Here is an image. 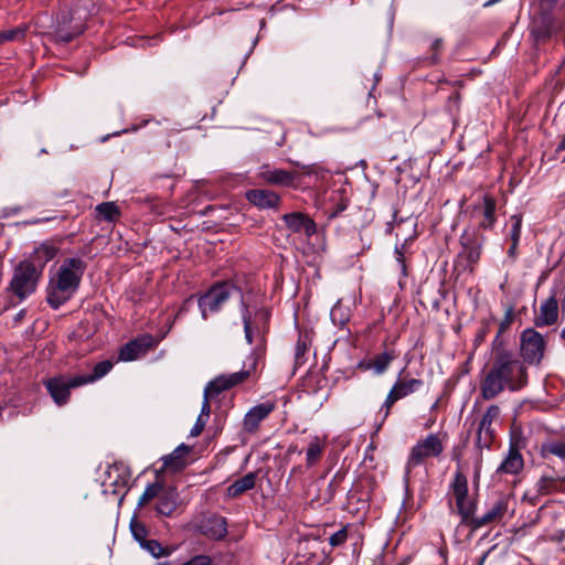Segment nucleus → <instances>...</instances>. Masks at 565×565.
Segmentation results:
<instances>
[{"label": "nucleus", "instance_id": "f257e3e1", "mask_svg": "<svg viewBox=\"0 0 565 565\" xmlns=\"http://www.w3.org/2000/svg\"><path fill=\"white\" fill-rule=\"evenodd\" d=\"M529 383L527 369L516 354L505 348H494L480 381V396L484 401L498 397L505 390L519 392Z\"/></svg>", "mask_w": 565, "mask_h": 565}, {"label": "nucleus", "instance_id": "f03ea898", "mask_svg": "<svg viewBox=\"0 0 565 565\" xmlns=\"http://www.w3.org/2000/svg\"><path fill=\"white\" fill-rule=\"evenodd\" d=\"M85 268L84 260L77 257L67 258L62 263L46 287V302L51 308L58 309L75 295Z\"/></svg>", "mask_w": 565, "mask_h": 565}, {"label": "nucleus", "instance_id": "7ed1b4c3", "mask_svg": "<svg viewBox=\"0 0 565 565\" xmlns=\"http://www.w3.org/2000/svg\"><path fill=\"white\" fill-rule=\"evenodd\" d=\"M241 311L245 340L248 344H254L252 352L244 361V367L247 366L256 373L257 365L266 352L269 312L266 309H259L252 315L244 301H242Z\"/></svg>", "mask_w": 565, "mask_h": 565}, {"label": "nucleus", "instance_id": "20e7f679", "mask_svg": "<svg viewBox=\"0 0 565 565\" xmlns=\"http://www.w3.org/2000/svg\"><path fill=\"white\" fill-rule=\"evenodd\" d=\"M41 275V268H38L36 264L22 260L13 270L9 290L22 301L36 290Z\"/></svg>", "mask_w": 565, "mask_h": 565}, {"label": "nucleus", "instance_id": "39448f33", "mask_svg": "<svg viewBox=\"0 0 565 565\" xmlns=\"http://www.w3.org/2000/svg\"><path fill=\"white\" fill-rule=\"evenodd\" d=\"M236 295L239 296L243 301L242 292L235 285L227 281L213 285L198 299L202 318L205 320L207 313L217 312L231 297Z\"/></svg>", "mask_w": 565, "mask_h": 565}, {"label": "nucleus", "instance_id": "423d86ee", "mask_svg": "<svg viewBox=\"0 0 565 565\" xmlns=\"http://www.w3.org/2000/svg\"><path fill=\"white\" fill-rule=\"evenodd\" d=\"M513 512V495L511 493H500L489 503L488 509L483 515L470 521V526L473 529H480L488 524L499 523L507 514H512Z\"/></svg>", "mask_w": 565, "mask_h": 565}, {"label": "nucleus", "instance_id": "0eeeda50", "mask_svg": "<svg viewBox=\"0 0 565 565\" xmlns=\"http://www.w3.org/2000/svg\"><path fill=\"white\" fill-rule=\"evenodd\" d=\"M451 490L461 521L470 525V521L477 518L473 516L477 504L475 501L468 499V480L462 472L457 471L455 473Z\"/></svg>", "mask_w": 565, "mask_h": 565}, {"label": "nucleus", "instance_id": "6e6552de", "mask_svg": "<svg viewBox=\"0 0 565 565\" xmlns=\"http://www.w3.org/2000/svg\"><path fill=\"white\" fill-rule=\"evenodd\" d=\"M520 351L523 362L530 364H539L545 352L544 337L533 328H527L521 333Z\"/></svg>", "mask_w": 565, "mask_h": 565}, {"label": "nucleus", "instance_id": "1a4fd4ad", "mask_svg": "<svg viewBox=\"0 0 565 565\" xmlns=\"http://www.w3.org/2000/svg\"><path fill=\"white\" fill-rule=\"evenodd\" d=\"M444 451V445L436 434H429L413 446L406 468L411 470L424 462L426 458L438 457Z\"/></svg>", "mask_w": 565, "mask_h": 565}, {"label": "nucleus", "instance_id": "9d476101", "mask_svg": "<svg viewBox=\"0 0 565 565\" xmlns=\"http://www.w3.org/2000/svg\"><path fill=\"white\" fill-rule=\"evenodd\" d=\"M500 415V407L492 404L478 422L475 445L479 450L490 449L495 436L493 423L499 419Z\"/></svg>", "mask_w": 565, "mask_h": 565}, {"label": "nucleus", "instance_id": "9b49d317", "mask_svg": "<svg viewBox=\"0 0 565 565\" xmlns=\"http://www.w3.org/2000/svg\"><path fill=\"white\" fill-rule=\"evenodd\" d=\"M78 375H58L47 379L44 385L54 401L58 406L67 404L71 395V390L84 386L83 383L78 382Z\"/></svg>", "mask_w": 565, "mask_h": 565}, {"label": "nucleus", "instance_id": "f8f14e48", "mask_svg": "<svg viewBox=\"0 0 565 565\" xmlns=\"http://www.w3.org/2000/svg\"><path fill=\"white\" fill-rule=\"evenodd\" d=\"M255 372L247 366L238 372H234L231 374H222L214 380L210 381L204 388V397L214 398L223 391L230 390L246 380H248Z\"/></svg>", "mask_w": 565, "mask_h": 565}, {"label": "nucleus", "instance_id": "ddd939ff", "mask_svg": "<svg viewBox=\"0 0 565 565\" xmlns=\"http://www.w3.org/2000/svg\"><path fill=\"white\" fill-rule=\"evenodd\" d=\"M564 296L565 288L553 289L551 295L541 303L539 312L534 318V324L537 328L553 326L558 320V298Z\"/></svg>", "mask_w": 565, "mask_h": 565}, {"label": "nucleus", "instance_id": "4468645a", "mask_svg": "<svg viewBox=\"0 0 565 565\" xmlns=\"http://www.w3.org/2000/svg\"><path fill=\"white\" fill-rule=\"evenodd\" d=\"M276 408L274 402L267 401L252 407L244 417L243 428L248 434L258 430L260 423Z\"/></svg>", "mask_w": 565, "mask_h": 565}, {"label": "nucleus", "instance_id": "2eb2a0df", "mask_svg": "<svg viewBox=\"0 0 565 565\" xmlns=\"http://www.w3.org/2000/svg\"><path fill=\"white\" fill-rule=\"evenodd\" d=\"M154 345V339L150 334L142 335L126 343L119 351L120 361H134L145 355Z\"/></svg>", "mask_w": 565, "mask_h": 565}, {"label": "nucleus", "instance_id": "dca6fc26", "mask_svg": "<svg viewBox=\"0 0 565 565\" xmlns=\"http://www.w3.org/2000/svg\"><path fill=\"white\" fill-rule=\"evenodd\" d=\"M181 503L180 493L175 487H163L160 492L156 511L161 516H171Z\"/></svg>", "mask_w": 565, "mask_h": 565}, {"label": "nucleus", "instance_id": "f3484780", "mask_svg": "<svg viewBox=\"0 0 565 565\" xmlns=\"http://www.w3.org/2000/svg\"><path fill=\"white\" fill-rule=\"evenodd\" d=\"M282 220L292 233H303L310 237L317 231L315 221L301 212L285 214Z\"/></svg>", "mask_w": 565, "mask_h": 565}, {"label": "nucleus", "instance_id": "a211bd4d", "mask_svg": "<svg viewBox=\"0 0 565 565\" xmlns=\"http://www.w3.org/2000/svg\"><path fill=\"white\" fill-rule=\"evenodd\" d=\"M258 177L274 185H291L296 179V173L284 169H271L269 166H263L259 169Z\"/></svg>", "mask_w": 565, "mask_h": 565}, {"label": "nucleus", "instance_id": "6ab92c4d", "mask_svg": "<svg viewBox=\"0 0 565 565\" xmlns=\"http://www.w3.org/2000/svg\"><path fill=\"white\" fill-rule=\"evenodd\" d=\"M246 200L258 209H275L280 202L277 193L265 189H253L246 192Z\"/></svg>", "mask_w": 565, "mask_h": 565}, {"label": "nucleus", "instance_id": "aec40b11", "mask_svg": "<svg viewBox=\"0 0 565 565\" xmlns=\"http://www.w3.org/2000/svg\"><path fill=\"white\" fill-rule=\"evenodd\" d=\"M461 244L463 249L459 256L466 260V267L472 271L480 259L482 243L475 241L468 234H463L461 237Z\"/></svg>", "mask_w": 565, "mask_h": 565}, {"label": "nucleus", "instance_id": "412c9836", "mask_svg": "<svg viewBox=\"0 0 565 565\" xmlns=\"http://www.w3.org/2000/svg\"><path fill=\"white\" fill-rule=\"evenodd\" d=\"M476 212L480 214L479 227L490 230L497 222L495 210L497 201L494 198L486 194L482 198V204L477 206Z\"/></svg>", "mask_w": 565, "mask_h": 565}, {"label": "nucleus", "instance_id": "4be33fe9", "mask_svg": "<svg viewBox=\"0 0 565 565\" xmlns=\"http://www.w3.org/2000/svg\"><path fill=\"white\" fill-rule=\"evenodd\" d=\"M524 462L520 451L511 447L508 455L498 467L497 475H518L523 469Z\"/></svg>", "mask_w": 565, "mask_h": 565}, {"label": "nucleus", "instance_id": "5701e85b", "mask_svg": "<svg viewBox=\"0 0 565 565\" xmlns=\"http://www.w3.org/2000/svg\"><path fill=\"white\" fill-rule=\"evenodd\" d=\"M191 448L184 444L178 446L171 454L161 458L163 468L172 471L182 470L186 466V456Z\"/></svg>", "mask_w": 565, "mask_h": 565}, {"label": "nucleus", "instance_id": "b1692460", "mask_svg": "<svg viewBox=\"0 0 565 565\" xmlns=\"http://www.w3.org/2000/svg\"><path fill=\"white\" fill-rule=\"evenodd\" d=\"M202 532L213 539L222 540L227 534V523L225 518L221 515H212L203 521Z\"/></svg>", "mask_w": 565, "mask_h": 565}, {"label": "nucleus", "instance_id": "393cba45", "mask_svg": "<svg viewBox=\"0 0 565 565\" xmlns=\"http://www.w3.org/2000/svg\"><path fill=\"white\" fill-rule=\"evenodd\" d=\"M536 492L539 495H548L558 492H565V476L563 477H547L542 476L536 484Z\"/></svg>", "mask_w": 565, "mask_h": 565}, {"label": "nucleus", "instance_id": "a878e982", "mask_svg": "<svg viewBox=\"0 0 565 565\" xmlns=\"http://www.w3.org/2000/svg\"><path fill=\"white\" fill-rule=\"evenodd\" d=\"M108 481L115 488H125L130 479V471L124 463H114L108 470Z\"/></svg>", "mask_w": 565, "mask_h": 565}, {"label": "nucleus", "instance_id": "bb28decb", "mask_svg": "<svg viewBox=\"0 0 565 565\" xmlns=\"http://www.w3.org/2000/svg\"><path fill=\"white\" fill-rule=\"evenodd\" d=\"M58 252V248L50 243H43L34 249L31 262L36 264L38 268L43 270L46 263L53 259Z\"/></svg>", "mask_w": 565, "mask_h": 565}, {"label": "nucleus", "instance_id": "cd10ccee", "mask_svg": "<svg viewBox=\"0 0 565 565\" xmlns=\"http://www.w3.org/2000/svg\"><path fill=\"white\" fill-rule=\"evenodd\" d=\"M257 473L256 472H248L241 479H237L234 481L228 488H227V495L232 498H236L244 492L253 489L256 484Z\"/></svg>", "mask_w": 565, "mask_h": 565}, {"label": "nucleus", "instance_id": "c85d7f7f", "mask_svg": "<svg viewBox=\"0 0 565 565\" xmlns=\"http://www.w3.org/2000/svg\"><path fill=\"white\" fill-rule=\"evenodd\" d=\"M396 358L394 350L382 352L366 363V369H373L377 375L383 374Z\"/></svg>", "mask_w": 565, "mask_h": 565}, {"label": "nucleus", "instance_id": "c756f323", "mask_svg": "<svg viewBox=\"0 0 565 565\" xmlns=\"http://www.w3.org/2000/svg\"><path fill=\"white\" fill-rule=\"evenodd\" d=\"M113 366L114 364L111 361H102L94 366L93 373L77 374L79 380L78 382L83 383V385L92 384L107 375L111 371Z\"/></svg>", "mask_w": 565, "mask_h": 565}, {"label": "nucleus", "instance_id": "7c9ffc66", "mask_svg": "<svg viewBox=\"0 0 565 565\" xmlns=\"http://www.w3.org/2000/svg\"><path fill=\"white\" fill-rule=\"evenodd\" d=\"M423 386V381L419 379H411V380H397L393 387L391 388L398 399H402L415 392H417Z\"/></svg>", "mask_w": 565, "mask_h": 565}, {"label": "nucleus", "instance_id": "2f4dec72", "mask_svg": "<svg viewBox=\"0 0 565 565\" xmlns=\"http://www.w3.org/2000/svg\"><path fill=\"white\" fill-rule=\"evenodd\" d=\"M324 449V444L319 439V437L315 436L307 448L306 451V465L308 468L313 467L321 458Z\"/></svg>", "mask_w": 565, "mask_h": 565}, {"label": "nucleus", "instance_id": "473e14b6", "mask_svg": "<svg viewBox=\"0 0 565 565\" xmlns=\"http://www.w3.org/2000/svg\"><path fill=\"white\" fill-rule=\"evenodd\" d=\"M98 216L105 221L113 222L119 215V209L114 202H104L96 206Z\"/></svg>", "mask_w": 565, "mask_h": 565}, {"label": "nucleus", "instance_id": "72a5a7b5", "mask_svg": "<svg viewBox=\"0 0 565 565\" xmlns=\"http://www.w3.org/2000/svg\"><path fill=\"white\" fill-rule=\"evenodd\" d=\"M163 486L160 482H152L148 484L138 500V507H145L151 500L158 499L160 492L162 491Z\"/></svg>", "mask_w": 565, "mask_h": 565}, {"label": "nucleus", "instance_id": "f704fd0d", "mask_svg": "<svg viewBox=\"0 0 565 565\" xmlns=\"http://www.w3.org/2000/svg\"><path fill=\"white\" fill-rule=\"evenodd\" d=\"M25 25H19L14 29L0 31V45L6 42L22 40L25 35Z\"/></svg>", "mask_w": 565, "mask_h": 565}, {"label": "nucleus", "instance_id": "c9c22d12", "mask_svg": "<svg viewBox=\"0 0 565 565\" xmlns=\"http://www.w3.org/2000/svg\"><path fill=\"white\" fill-rule=\"evenodd\" d=\"M141 547L149 552L156 558L170 555V550L168 547H163L156 540H147L142 542Z\"/></svg>", "mask_w": 565, "mask_h": 565}, {"label": "nucleus", "instance_id": "e433bc0d", "mask_svg": "<svg viewBox=\"0 0 565 565\" xmlns=\"http://www.w3.org/2000/svg\"><path fill=\"white\" fill-rule=\"evenodd\" d=\"M84 24L81 22L78 24H75L74 29L72 32H68L64 25H60L57 31H56V39L61 42H71L75 36L79 35L81 33L84 32Z\"/></svg>", "mask_w": 565, "mask_h": 565}, {"label": "nucleus", "instance_id": "4c0bfd02", "mask_svg": "<svg viewBox=\"0 0 565 565\" xmlns=\"http://www.w3.org/2000/svg\"><path fill=\"white\" fill-rule=\"evenodd\" d=\"M333 324L343 327L349 321V313L345 308L338 301L330 312Z\"/></svg>", "mask_w": 565, "mask_h": 565}, {"label": "nucleus", "instance_id": "58836bf2", "mask_svg": "<svg viewBox=\"0 0 565 565\" xmlns=\"http://www.w3.org/2000/svg\"><path fill=\"white\" fill-rule=\"evenodd\" d=\"M511 231L510 238L511 242L519 243L521 237V228H522V216L520 214H514L510 217Z\"/></svg>", "mask_w": 565, "mask_h": 565}, {"label": "nucleus", "instance_id": "ea45409f", "mask_svg": "<svg viewBox=\"0 0 565 565\" xmlns=\"http://www.w3.org/2000/svg\"><path fill=\"white\" fill-rule=\"evenodd\" d=\"M349 526H350L349 524L342 526L339 531H337L329 537V544L332 547H339L347 542L348 536H349V534H348Z\"/></svg>", "mask_w": 565, "mask_h": 565}, {"label": "nucleus", "instance_id": "a19ab883", "mask_svg": "<svg viewBox=\"0 0 565 565\" xmlns=\"http://www.w3.org/2000/svg\"><path fill=\"white\" fill-rule=\"evenodd\" d=\"M399 401L398 397L395 395V393L391 390L384 401V403L382 404L381 408H380V415H382V422H384L390 413H391V408L392 406L397 402Z\"/></svg>", "mask_w": 565, "mask_h": 565}, {"label": "nucleus", "instance_id": "79ce46f5", "mask_svg": "<svg viewBox=\"0 0 565 565\" xmlns=\"http://www.w3.org/2000/svg\"><path fill=\"white\" fill-rule=\"evenodd\" d=\"M545 450L563 460H565V439L564 440H556L547 444L545 446Z\"/></svg>", "mask_w": 565, "mask_h": 565}, {"label": "nucleus", "instance_id": "37998d69", "mask_svg": "<svg viewBox=\"0 0 565 565\" xmlns=\"http://www.w3.org/2000/svg\"><path fill=\"white\" fill-rule=\"evenodd\" d=\"M130 529L134 537L140 543V545L142 542L147 541L148 531L143 524L132 521Z\"/></svg>", "mask_w": 565, "mask_h": 565}, {"label": "nucleus", "instance_id": "c03bdc74", "mask_svg": "<svg viewBox=\"0 0 565 565\" xmlns=\"http://www.w3.org/2000/svg\"><path fill=\"white\" fill-rule=\"evenodd\" d=\"M348 207V202L344 199H341L333 207H330L326 211L328 220H332L338 217L345 209Z\"/></svg>", "mask_w": 565, "mask_h": 565}, {"label": "nucleus", "instance_id": "a18cd8bd", "mask_svg": "<svg viewBox=\"0 0 565 565\" xmlns=\"http://www.w3.org/2000/svg\"><path fill=\"white\" fill-rule=\"evenodd\" d=\"M309 340L307 337L300 335L296 344V361L298 362L307 352Z\"/></svg>", "mask_w": 565, "mask_h": 565}, {"label": "nucleus", "instance_id": "49530a36", "mask_svg": "<svg viewBox=\"0 0 565 565\" xmlns=\"http://www.w3.org/2000/svg\"><path fill=\"white\" fill-rule=\"evenodd\" d=\"M404 247H405V244L395 247V258H396V262L401 266L402 274L404 276H406L407 275L406 264H405V258H404V253H403Z\"/></svg>", "mask_w": 565, "mask_h": 565}, {"label": "nucleus", "instance_id": "de8ad7c7", "mask_svg": "<svg viewBox=\"0 0 565 565\" xmlns=\"http://www.w3.org/2000/svg\"><path fill=\"white\" fill-rule=\"evenodd\" d=\"M206 422H207V418H202L201 416H198L196 422L190 431V436L191 437L199 436L203 431V429L206 425Z\"/></svg>", "mask_w": 565, "mask_h": 565}, {"label": "nucleus", "instance_id": "09e8293b", "mask_svg": "<svg viewBox=\"0 0 565 565\" xmlns=\"http://www.w3.org/2000/svg\"><path fill=\"white\" fill-rule=\"evenodd\" d=\"M514 319L513 307H509L505 311L504 318L500 323L499 333H501L505 328L510 327Z\"/></svg>", "mask_w": 565, "mask_h": 565}, {"label": "nucleus", "instance_id": "8fccbe9b", "mask_svg": "<svg viewBox=\"0 0 565 565\" xmlns=\"http://www.w3.org/2000/svg\"><path fill=\"white\" fill-rule=\"evenodd\" d=\"M211 398H206L203 396V403H202V407H201V412L199 414V416H201L202 418H207L210 417V414H211V405H210V401Z\"/></svg>", "mask_w": 565, "mask_h": 565}, {"label": "nucleus", "instance_id": "3c124183", "mask_svg": "<svg viewBox=\"0 0 565 565\" xmlns=\"http://www.w3.org/2000/svg\"><path fill=\"white\" fill-rule=\"evenodd\" d=\"M558 0H540V7L545 13H551Z\"/></svg>", "mask_w": 565, "mask_h": 565}, {"label": "nucleus", "instance_id": "603ef678", "mask_svg": "<svg viewBox=\"0 0 565 565\" xmlns=\"http://www.w3.org/2000/svg\"><path fill=\"white\" fill-rule=\"evenodd\" d=\"M192 300H193V296H191V297H189L188 299L184 300L183 305L178 310L174 320L180 318L183 313H185L188 311L189 306L191 305Z\"/></svg>", "mask_w": 565, "mask_h": 565}, {"label": "nucleus", "instance_id": "864d4df0", "mask_svg": "<svg viewBox=\"0 0 565 565\" xmlns=\"http://www.w3.org/2000/svg\"><path fill=\"white\" fill-rule=\"evenodd\" d=\"M519 243H511V246L508 249V256L514 260L516 258V250H518Z\"/></svg>", "mask_w": 565, "mask_h": 565}, {"label": "nucleus", "instance_id": "5fc2aeb1", "mask_svg": "<svg viewBox=\"0 0 565 565\" xmlns=\"http://www.w3.org/2000/svg\"><path fill=\"white\" fill-rule=\"evenodd\" d=\"M25 313H26L25 309H21V310H20V311L14 316V318H13L14 323H15V324L20 323V322L24 319Z\"/></svg>", "mask_w": 565, "mask_h": 565}, {"label": "nucleus", "instance_id": "6e6d98bb", "mask_svg": "<svg viewBox=\"0 0 565 565\" xmlns=\"http://www.w3.org/2000/svg\"><path fill=\"white\" fill-rule=\"evenodd\" d=\"M443 47V40L441 39H436L433 44H431V50L437 52L439 51L440 49Z\"/></svg>", "mask_w": 565, "mask_h": 565}, {"label": "nucleus", "instance_id": "4d7b16f0", "mask_svg": "<svg viewBox=\"0 0 565 565\" xmlns=\"http://www.w3.org/2000/svg\"><path fill=\"white\" fill-rule=\"evenodd\" d=\"M54 218H55L54 216H49V217H44V218H36V220H33V221H30L29 224H39L41 222H49V221H52Z\"/></svg>", "mask_w": 565, "mask_h": 565}, {"label": "nucleus", "instance_id": "13d9d810", "mask_svg": "<svg viewBox=\"0 0 565 565\" xmlns=\"http://www.w3.org/2000/svg\"><path fill=\"white\" fill-rule=\"evenodd\" d=\"M564 150H565V135L562 137V140L559 141V143L556 147L557 152H562Z\"/></svg>", "mask_w": 565, "mask_h": 565}, {"label": "nucleus", "instance_id": "bf43d9fd", "mask_svg": "<svg viewBox=\"0 0 565 565\" xmlns=\"http://www.w3.org/2000/svg\"><path fill=\"white\" fill-rule=\"evenodd\" d=\"M20 210H21L20 207L11 209V213L12 214H17Z\"/></svg>", "mask_w": 565, "mask_h": 565}, {"label": "nucleus", "instance_id": "052dcab7", "mask_svg": "<svg viewBox=\"0 0 565 565\" xmlns=\"http://www.w3.org/2000/svg\"><path fill=\"white\" fill-rule=\"evenodd\" d=\"M561 338H562L563 340H565V327H564V328L562 329V331H561Z\"/></svg>", "mask_w": 565, "mask_h": 565}, {"label": "nucleus", "instance_id": "680f3d73", "mask_svg": "<svg viewBox=\"0 0 565 565\" xmlns=\"http://www.w3.org/2000/svg\"><path fill=\"white\" fill-rule=\"evenodd\" d=\"M529 500H530V502L532 503V505H534V504H535V499H534V498H531V499H529Z\"/></svg>", "mask_w": 565, "mask_h": 565}, {"label": "nucleus", "instance_id": "e2e57ef3", "mask_svg": "<svg viewBox=\"0 0 565 565\" xmlns=\"http://www.w3.org/2000/svg\"><path fill=\"white\" fill-rule=\"evenodd\" d=\"M547 34H548V31L541 32V35H547Z\"/></svg>", "mask_w": 565, "mask_h": 565}]
</instances>
